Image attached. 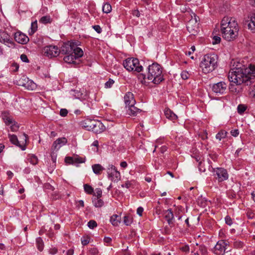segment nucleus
I'll return each mask as SVG.
<instances>
[{
  "mask_svg": "<svg viewBox=\"0 0 255 255\" xmlns=\"http://www.w3.org/2000/svg\"><path fill=\"white\" fill-rule=\"evenodd\" d=\"M112 10V6L109 3H105L103 6V11L104 13H110Z\"/></svg>",
  "mask_w": 255,
  "mask_h": 255,
  "instance_id": "obj_34",
  "label": "nucleus"
},
{
  "mask_svg": "<svg viewBox=\"0 0 255 255\" xmlns=\"http://www.w3.org/2000/svg\"><path fill=\"white\" fill-rule=\"evenodd\" d=\"M8 137L9 138V140L10 142L20 147L22 150H24V148H23L22 146L19 144V142L18 140L17 136L14 134H8Z\"/></svg>",
  "mask_w": 255,
  "mask_h": 255,
  "instance_id": "obj_25",
  "label": "nucleus"
},
{
  "mask_svg": "<svg viewBox=\"0 0 255 255\" xmlns=\"http://www.w3.org/2000/svg\"><path fill=\"white\" fill-rule=\"evenodd\" d=\"M228 132L224 130H221L216 135V138L221 140L222 139L226 137Z\"/></svg>",
  "mask_w": 255,
  "mask_h": 255,
  "instance_id": "obj_28",
  "label": "nucleus"
},
{
  "mask_svg": "<svg viewBox=\"0 0 255 255\" xmlns=\"http://www.w3.org/2000/svg\"><path fill=\"white\" fill-rule=\"evenodd\" d=\"M184 211V208L181 206H178L176 207V211H175V214L177 215H179V217H178V219H180L181 218V216H180V214L182 213Z\"/></svg>",
  "mask_w": 255,
  "mask_h": 255,
  "instance_id": "obj_40",
  "label": "nucleus"
},
{
  "mask_svg": "<svg viewBox=\"0 0 255 255\" xmlns=\"http://www.w3.org/2000/svg\"><path fill=\"white\" fill-rule=\"evenodd\" d=\"M143 211V208L141 207H139L137 209V214L139 216H141L142 215Z\"/></svg>",
  "mask_w": 255,
  "mask_h": 255,
  "instance_id": "obj_61",
  "label": "nucleus"
},
{
  "mask_svg": "<svg viewBox=\"0 0 255 255\" xmlns=\"http://www.w3.org/2000/svg\"><path fill=\"white\" fill-rule=\"evenodd\" d=\"M73 157V164H79L84 163L85 159L80 157Z\"/></svg>",
  "mask_w": 255,
  "mask_h": 255,
  "instance_id": "obj_36",
  "label": "nucleus"
},
{
  "mask_svg": "<svg viewBox=\"0 0 255 255\" xmlns=\"http://www.w3.org/2000/svg\"><path fill=\"white\" fill-rule=\"evenodd\" d=\"M187 14L191 17V19L187 22V29L191 35H195L199 31L198 23L199 18L192 11H187Z\"/></svg>",
  "mask_w": 255,
  "mask_h": 255,
  "instance_id": "obj_5",
  "label": "nucleus"
},
{
  "mask_svg": "<svg viewBox=\"0 0 255 255\" xmlns=\"http://www.w3.org/2000/svg\"><path fill=\"white\" fill-rule=\"evenodd\" d=\"M73 48V55L77 59L80 57H81L83 55V52L82 50L79 48L77 47V45L74 43Z\"/></svg>",
  "mask_w": 255,
  "mask_h": 255,
  "instance_id": "obj_22",
  "label": "nucleus"
},
{
  "mask_svg": "<svg viewBox=\"0 0 255 255\" xmlns=\"http://www.w3.org/2000/svg\"><path fill=\"white\" fill-rule=\"evenodd\" d=\"M28 160L33 165H36L38 163V158L34 155H29L28 156Z\"/></svg>",
  "mask_w": 255,
  "mask_h": 255,
  "instance_id": "obj_33",
  "label": "nucleus"
},
{
  "mask_svg": "<svg viewBox=\"0 0 255 255\" xmlns=\"http://www.w3.org/2000/svg\"><path fill=\"white\" fill-rule=\"evenodd\" d=\"M15 40L21 44H26L29 41V38L25 34L20 31H17L14 34Z\"/></svg>",
  "mask_w": 255,
  "mask_h": 255,
  "instance_id": "obj_15",
  "label": "nucleus"
},
{
  "mask_svg": "<svg viewBox=\"0 0 255 255\" xmlns=\"http://www.w3.org/2000/svg\"><path fill=\"white\" fill-rule=\"evenodd\" d=\"M84 188L85 191L89 194H92L94 192L93 188L88 184H85L84 185Z\"/></svg>",
  "mask_w": 255,
  "mask_h": 255,
  "instance_id": "obj_37",
  "label": "nucleus"
},
{
  "mask_svg": "<svg viewBox=\"0 0 255 255\" xmlns=\"http://www.w3.org/2000/svg\"><path fill=\"white\" fill-rule=\"evenodd\" d=\"M227 89V84L224 82H220L213 85L212 90L217 94H223Z\"/></svg>",
  "mask_w": 255,
  "mask_h": 255,
  "instance_id": "obj_13",
  "label": "nucleus"
},
{
  "mask_svg": "<svg viewBox=\"0 0 255 255\" xmlns=\"http://www.w3.org/2000/svg\"><path fill=\"white\" fill-rule=\"evenodd\" d=\"M225 220L226 223L227 225L231 226L232 224V223H233L232 220L230 216H226L225 217Z\"/></svg>",
  "mask_w": 255,
  "mask_h": 255,
  "instance_id": "obj_53",
  "label": "nucleus"
},
{
  "mask_svg": "<svg viewBox=\"0 0 255 255\" xmlns=\"http://www.w3.org/2000/svg\"><path fill=\"white\" fill-rule=\"evenodd\" d=\"M228 79L231 82L235 83L236 85L245 83L248 85L254 82L255 75L253 73H251L249 69L241 64L238 63L229 72Z\"/></svg>",
  "mask_w": 255,
  "mask_h": 255,
  "instance_id": "obj_1",
  "label": "nucleus"
},
{
  "mask_svg": "<svg viewBox=\"0 0 255 255\" xmlns=\"http://www.w3.org/2000/svg\"><path fill=\"white\" fill-rule=\"evenodd\" d=\"M124 102L127 108L130 105H135L136 102L133 94L129 92H127L124 96Z\"/></svg>",
  "mask_w": 255,
  "mask_h": 255,
  "instance_id": "obj_17",
  "label": "nucleus"
},
{
  "mask_svg": "<svg viewBox=\"0 0 255 255\" xmlns=\"http://www.w3.org/2000/svg\"><path fill=\"white\" fill-rule=\"evenodd\" d=\"M63 58L64 61L69 64H76L75 60L77 59L73 55V53L69 54H66Z\"/></svg>",
  "mask_w": 255,
  "mask_h": 255,
  "instance_id": "obj_21",
  "label": "nucleus"
},
{
  "mask_svg": "<svg viewBox=\"0 0 255 255\" xmlns=\"http://www.w3.org/2000/svg\"><path fill=\"white\" fill-rule=\"evenodd\" d=\"M102 191L100 188L96 189L94 195L96 196V198H101L102 196Z\"/></svg>",
  "mask_w": 255,
  "mask_h": 255,
  "instance_id": "obj_48",
  "label": "nucleus"
},
{
  "mask_svg": "<svg viewBox=\"0 0 255 255\" xmlns=\"http://www.w3.org/2000/svg\"><path fill=\"white\" fill-rule=\"evenodd\" d=\"M0 42L8 46H13L14 45L10 35L5 31L0 30Z\"/></svg>",
  "mask_w": 255,
  "mask_h": 255,
  "instance_id": "obj_10",
  "label": "nucleus"
},
{
  "mask_svg": "<svg viewBox=\"0 0 255 255\" xmlns=\"http://www.w3.org/2000/svg\"><path fill=\"white\" fill-rule=\"evenodd\" d=\"M247 216L249 219H253L254 217V214L251 210H248L247 212Z\"/></svg>",
  "mask_w": 255,
  "mask_h": 255,
  "instance_id": "obj_54",
  "label": "nucleus"
},
{
  "mask_svg": "<svg viewBox=\"0 0 255 255\" xmlns=\"http://www.w3.org/2000/svg\"><path fill=\"white\" fill-rule=\"evenodd\" d=\"M164 218L167 221L169 225L172 223V220L174 219V215L171 209H168L163 211Z\"/></svg>",
  "mask_w": 255,
  "mask_h": 255,
  "instance_id": "obj_19",
  "label": "nucleus"
},
{
  "mask_svg": "<svg viewBox=\"0 0 255 255\" xmlns=\"http://www.w3.org/2000/svg\"><path fill=\"white\" fill-rule=\"evenodd\" d=\"M88 226L90 229H94V228L96 227L97 226V224L96 222L94 220H90L88 223Z\"/></svg>",
  "mask_w": 255,
  "mask_h": 255,
  "instance_id": "obj_45",
  "label": "nucleus"
},
{
  "mask_svg": "<svg viewBox=\"0 0 255 255\" xmlns=\"http://www.w3.org/2000/svg\"><path fill=\"white\" fill-rule=\"evenodd\" d=\"M51 159H52V161L54 163H55L56 162V155L55 154V153L54 152L51 151Z\"/></svg>",
  "mask_w": 255,
  "mask_h": 255,
  "instance_id": "obj_62",
  "label": "nucleus"
},
{
  "mask_svg": "<svg viewBox=\"0 0 255 255\" xmlns=\"http://www.w3.org/2000/svg\"><path fill=\"white\" fill-rule=\"evenodd\" d=\"M128 110H127L128 113V115L135 116H136V115L140 113L141 110L137 108V107L134 106V105H130L128 107Z\"/></svg>",
  "mask_w": 255,
  "mask_h": 255,
  "instance_id": "obj_20",
  "label": "nucleus"
},
{
  "mask_svg": "<svg viewBox=\"0 0 255 255\" xmlns=\"http://www.w3.org/2000/svg\"><path fill=\"white\" fill-rule=\"evenodd\" d=\"M123 66L128 71H135L139 72L142 70V66L139 65V61L136 58H129L123 62Z\"/></svg>",
  "mask_w": 255,
  "mask_h": 255,
  "instance_id": "obj_6",
  "label": "nucleus"
},
{
  "mask_svg": "<svg viewBox=\"0 0 255 255\" xmlns=\"http://www.w3.org/2000/svg\"><path fill=\"white\" fill-rule=\"evenodd\" d=\"M92 169L94 173L96 174H100L104 168L99 164H96L92 165Z\"/></svg>",
  "mask_w": 255,
  "mask_h": 255,
  "instance_id": "obj_26",
  "label": "nucleus"
},
{
  "mask_svg": "<svg viewBox=\"0 0 255 255\" xmlns=\"http://www.w3.org/2000/svg\"><path fill=\"white\" fill-rule=\"evenodd\" d=\"M89 252L90 255H99V251L96 248H91Z\"/></svg>",
  "mask_w": 255,
  "mask_h": 255,
  "instance_id": "obj_43",
  "label": "nucleus"
},
{
  "mask_svg": "<svg viewBox=\"0 0 255 255\" xmlns=\"http://www.w3.org/2000/svg\"><path fill=\"white\" fill-rule=\"evenodd\" d=\"M138 78L141 83L144 85H146L150 82L155 84H159L164 80L162 68L158 63H153L149 65L146 76L143 74H139Z\"/></svg>",
  "mask_w": 255,
  "mask_h": 255,
  "instance_id": "obj_3",
  "label": "nucleus"
},
{
  "mask_svg": "<svg viewBox=\"0 0 255 255\" xmlns=\"http://www.w3.org/2000/svg\"><path fill=\"white\" fill-rule=\"evenodd\" d=\"M109 178L112 181L118 182L121 178V174L116 168L113 165H109L107 169Z\"/></svg>",
  "mask_w": 255,
  "mask_h": 255,
  "instance_id": "obj_8",
  "label": "nucleus"
},
{
  "mask_svg": "<svg viewBox=\"0 0 255 255\" xmlns=\"http://www.w3.org/2000/svg\"><path fill=\"white\" fill-rule=\"evenodd\" d=\"M199 251L203 255H206L207 253V248L204 245H200L199 246Z\"/></svg>",
  "mask_w": 255,
  "mask_h": 255,
  "instance_id": "obj_44",
  "label": "nucleus"
},
{
  "mask_svg": "<svg viewBox=\"0 0 255 255\" xmlns=\"http://www.w3.org/2000/svg\"><path fill=\"white\" fill-rule=\"evenodd\" d=\"M93 203L96 207H101L104 205V202L100 198L95 197L93 200Z\"/></svg>",
  "mask_w": 255,
  "mask_h": 255,
  "instance_id": "obj_30",
  "label": "nucleus"
},
{
  "mask_svg": "<svg viewBox=\"0 0 255 255\" xmlns=\"http://www.w3.org/2000/svg\"><path fill=\"white\" fill-rule=\"evenodd\" d=\"M44 55L49 58L55 57L59 55L60 50L56 46L50 45L44 48Z\"/></svg>",
  "mask_w": 255,
  "mask_h": 255,
  "instance_id": "obj_9",
  "label": "nucleus"
},
{
  "mask_svg": "<svg viewBox=\"0 0 255 255\" xmlns=\"http://www.w3.org/2000/svg\"><path fill=\"white\" fill-rule=\"evenodd\" d=\"M95 120L87 119L80 122V126L88 130H91L92 126Z\"/></svg>",
  "mask_w": 255,
  "mask_h": 255,
  "instance_id": "obj_18",
  "label": "nucleus"
},
{
  "mask_svg": "<svg viewBox=\"0 0 255 255\" xmlns=\"http://www.w3.org/2000/svg\"><path fill=\"white\" fill-rule=\"evenodd\" d=\"M39 22L43 24L50 23L52 18L49 15L43 16L39 19Z\"/></svg>",
  "mask_w": 255,
  "mask_h": 255,
  "instance_id": "obj_31",
  "label": "nucleus"
},
{
  "mask_svg": "<svg viewBox=\"0 0 255 255\" xmlns=\"http://www.w3.org/2000/svg\"><path fill=\"white\" fill-rule=\"evenodd\" d=\"M247 108V106L243 104H240L238 106V112L239 114H242L243 113H244V112L246 110Z\"/></svg>",
  "mask_w": 255,
  "mask_h": 255,
  "instance_id": "obj_39",
  "label": "nucleus"
},
{
  "mask_svg": "<svg viewBox=\"0 0 255 255\" xmlns=\"http://www.w3.org/2000/svg\"><path fill=\"white\" fill-rule=\"evenodd\" d=\"M218 56L215 54H209L204 55L201 63L200 67L203 72L209 73L215 69L217 67Z\"/></svg>",
  "mask_w": 255,
  "mask_h": 255,
  "instance_id": "obj_4",
  "label": "nucleus"
},
{
  "mask_svg": "<svg viewBox=\"0 0 255 255\" xmlns=\"http://www.w3.org/2000/svg\"><path fill=\"white\" fill-rule=\"evenodd\" d=\"M180 250L186 253L189 252V247L188 245H185L180 248Z\"/></svg>",
  "mask_w": 255,
  "mask_h": 255,
  "instance_id": "obj_55",
  "label": "nucleus"
},
{
  "mask_svg": "<svg viewBox=\"0 0 255 255\" xmlns=\"http://www.w3.org/2000/svg\"><path fill=\"white\" fill-rule=\"evenodd\" d=\"M231 134L232 135L236 137L239 135V132L238 129H233L231 131Z\"/></svg>",
  "mask_w": 255,
  "mask_h": 255,
  "instance_id": "obj_60",
  "label": "nucleus"
},
{
  "mask_svg": "<svg viewBox=\"0 0 255 255\" xmlns=\"http://www.w3.org/2000/svg\"><path fill=\"white\" fill-rule=\"evenodd\" d=\"M58 139H64L65 140L64 142H63V140H60V141H59L58 142V144H59V145L60 146V147H61V145L65 144L66 143V142H67V139L65 137L59 138Z\"/></svg>",
  "mask_w": 255,
  "mask_h": 255,
  "instance_id": "obj_63",
  "label": "nucleus"
},
{
  "mask_svg": "<svg viewBox=\"0 0 255 255\" xmlns=\"http://www.w3.org/2000/svg\"><path fill=\"white\" fill-rule=\"evenodd\" d=\"M124 223L127 226L130 225L132 222V218L129 215L125 216L124 220Z\"/></svg>",
  "mask_w": 255,
  "mask_h": 255,
  "instance_id": "obj_38",
  "label": "nucleus"
},
{
  "mask_svg": "<svg viewBox=\"0 0 255 255\" xmlns=\"http://www.w3.org/2000/svg\"><path fill=\"white\" fill-rule=\"evenodd\" d=\"M89 238L88 237H84L81 239V243L83 246L87 245V244H89Z\"/></svg>",
  "mask_w": 255,
  "mask_h": 255,
  "instance_id": "obj_49",
  "label": "nucleus"
},
{
  "mask_svg": "<svg viewBox=\"0 0 255 255\" xmlns=\"http://www.w3.org/2000/svg\"><path fill=\"white\" fill-rule=\"evenodd\" d=\"M229 246V242L226 240H220L213 249V252L215 254L217 255H224L226 252H229L231 250H228Z\"/></svg>",
  "mask_w": 255,
  "mask_h": 255,
  "instance_id": "obj_7",
  "label": "nucleus"
},
{
  "mask_svg": "<svg viewBox=\"0 0 255 255\" xmlns=\"http://www.w3.org/2000/svg\"><path fill=\"white\" fill-rule=\"evenodd\" d=\"M190 74L188 71H183L181 73V77L183 80H187L190 77Z\"/></svg>",
  "mask_w": 255,
  "mask_h": 255,
  "instance_id": "obj_42",
  "label": "nucleus"
},
{
  "mask_svg": "<svg viewBox=\"0 0 255 255\" xmlns=\"http://www.w3.org/2000/svg\"><path fill=\"white\" fill-rule=\"evenodd\" d=\"M68 114V111L66 109H62L60 111V115L62 117H65Z\"/></svg>",
  "mask_w": 255,
  "mask_h": 255,
  "instance_id": "obj_57",
  "label": "nucleus"
},
{
  "mask_svg": "<svg viewBox=\"0 0 255 255\" xmlns=\"http://www.w3.org/2000/svg\"><path fill=\"white\" fill-rule=\"evenodd\" d=\"M221 38L218 36H214L213 38V44H217L221 42Z\"/></svg>",
  "mask_w": 255,
  "mask_h": 255,
  "instance_id": "obj_47",
  "label": "nucleus"
},
{
  "mask_svg": "<svg viewBox=\"0 0 255 255\" xmlns=\"http://www.w3.org/2000/svg\"><path fill=\"white\" fill-rule=\"evenodd\" d=\"M114 83V81L113 80L109 79V80L105 83V87L107 88H111Z\"/></svg>",
  "mask_w": 255,
  "mask_h": 255,
  "instance_id": "obj_50",
  "label": "nucleus"
},
{
  "mask_svg": "<svg viewBox=\"0 0 255 255\" xmlns=\"http://www.w3.org/2000/svg\"><path fill=\"white\" fill-rule=\"evenodd\" d=\"M106 127L102 122L99 121L94 120L91 130L96 133H100L103 132Z\"/></svg>",
  "mask_w": 255,
  "mask_h": 255,
  "instance_id": "obj_14",
  "label": "nucleus"
},
{
  "mask_svg": "<svg viewBox=\"0 0 255 255\" xmlns=\"http://www.w3.org/2000/svg\"><path fill=\"white\" fill-rule=\"evenodd\" d=\"M20 59L23 62H26V63L29 62V60H28L27 56L24 54L21 55Z\"/></svg>",
  "mask_w": 255,
  "mask_h": 255,
  "instance_id": "obj_58",
  "label": "nucleus"
},
{
  "mask_svg": "<svg viewBox=\"0 0 255 255\" xmlns=\"http://www.w3.org/2000/svg\"><path fill=\"white\" fill-rule=\"evenodd\" d=\"M249 94L251 97L255 98V85L250 87Z\"/></svg>",
  "mask_w": 255,
  "mask_h": 255,
  "instance_id": "obj_41",
  "label": "nucleus"
},
{
  "mask_svg": "<svg viewBox=\"0 0 255 255\" xmlns=\"http://www.w3.org/2000/svg\"><path fill=\"white\" fill-rule=\"evenodd\" d=\"M3 119L4 120L6 125H11L10 126V129L12 131H16L18 129L19 126L10 117H8L7 116H3Z\"/></svg>",
  "mask_w": 255,
  "mask_h": 255,
  "instance_id": "obj_16",
  "label": "nucleus"
},
{
  "mask_svg": "<svg viewBox=\"0 0 255 255\" xmlns=\"http://www.w3.org/2000/svg\"><path fill=\"white\" fill-rule=\"evenodd\" d=\"M93 28L94 30L97 32L98 33H100L102 32V29L101 27L98 25H95L93 26Z\"/></svg>",
  "mask_w": 255,
  "mask_h": 255,
  "instance_id": "obj_59",
  "label": "nucleus"
},
{
  "mask_svg": "<svg viewBox=\"0 0 255 255\" xmlns=\"http://www.w3.org/2000/svg\"><path fill=\"white\" fill-rule=\"evenodd\" d=\"M248 27L253 32H255V13L251 15L250 22L248 23Z\"/></svg>",
  "mask_w": 255,
  "mask_h": 255,
  "instance_id": "obj_24",
  "label": "nucleus"
},
{
  "mask_svg": "<svg viewBox=\"0 0 255 255\" xmlns=\"http://www.w3.org/2000/svg\"><path fill=\"white\" fill-rule=\"evenodd\" d=\"M234 246L236 248H241L243 246V243L240 241H235L234 243Z\"/></svg>",
  "mask_w": 255,
  "mask_h": 255,
  "instance_id": "obj_51",
  "label": "nucleus"
},
{
  "mask_svg": "<svg viewBox=\"0 0 255 255\" xmlns=\"http://www.w3.org/2000/svg\"><path fill=\"white\" fill-rule=\"evenodd\" d=\"M164 115L166 118L172 121L175 120L177 118V116L169 109L165 110Z\"/></svg>",
  "mask_w": 255,
  "mask_h": 255,
  "instance_id": "obj_23",
  "label": "nucleus"
},
{
  "mask_svg": "<svg viewBox=\"0 0 255 255\" xmlns=\"http://www.w3.org/2000/svg\"><path fill=\"white\" fill-rule=\"evenodd\" d=\"M36 243L38 250L40 252L42 251L44 248V243L42 239L40 237L37 238Z\"/></svg>",
  "mask_w": 255,
  "mask_h": 255,
  "instance_id": "obj_29",
  "label": "nucleus"
},
{
  "mask_svg": "<svg viewBox=\"0 0 255 255\" xmlns=\"http://www.w3.org/2000/svg\"><path fill=\"white\" fill-rule=\"evenodd\" d=\"M133 182L132 181H127L125 183V184L122 185V187H126L127 188H129V187L132 186Z\"/></svg>",
  "mask_w": 255,
  "mask_h": 255,
  "instance_id": "obj_46",
  "label": "nucleus"
},
{
  "mask_svg": "<svg viewBox=\"0 0 255 255\" xmlns=\"http://www.w3.org/2000/svg\"><path fill=\"white\" fill-rule=\"evenodd\" d=\"M121 218L117 215H114L111 217V222L113 225L117 226L120 223Z\"/></svg>",
  "mask_w": 255,
  "mask_h": 255,
  "instance_id": "obj_27",
  "label": "nucleus"
},
{
  "mask_svg": "<svg viewBox=\"0 0 255 255\" xmlns=\"http://www.w3.org/2000/svg\"><path fill=\"white\" fill-rule=\"evenodd\" d=\"M239 30V25L235 17H223L221 23V32L223 38L228 41L234 40L238 35Z\"/></svg>",
  "mask_w": 255,
  "mask_h": 255,
  "instance_id": "obj_2",
  "label": "nucleus"
},
{
  "mask_svg": "<svg viewBox=\"0 0 255 255\" xmlns=\"http://www.w3.org/2000/svg\"><path fill=\"white\" fill-rule=\"evenodd\" d=\"M204 163L200 162L199 164V169L201 172H205L206 171L205 168L204 167Z\"/></svg>",
  "mask_w": 255,
  "mask_h": 255,
  "instance_id": "obj_56",
  "label": "nucleus"
},
{
  "mask_svg": "<svg viewBox=\"0 0 255 255\" xmlns=\"http://www.w3.org/2000/svg\"><path fill=\"white\" fill-rule=\"evenodd\" d=\"M62 140L63 142H64L65 141L64 139H57L53 142L51 148V151L54 152L55 150H57L60 147L59 145L58 142Z\"/></svg>",
  "mask_w": 255,
  "mask_h": 255,
  "instance_id": "obj_32",
  "label": "nucleus"
},
{
  "mask_svg": "<svg viewBox=\"0 0 255 255\" xmlns=\"http://www.w3.org/2000/svg\"><path fill=\"white\" fill-rule=\"evenodd\" d=\"M65 161L67 164H73V157H66L65 158Z\"/></svg>",
  "mask_w": 255,
  "mask_h": 255,
  "instance_id": "obj_52",
  "label": "nucleus"
},
{
  "mask_svg": "<svg viewBox=\"0 0 255 255\" xmlns=\"http://www.w3.org/2000/svg\"><path fill=\"white\" fill-rule=\"evenodd\" d=\"M37 29V21L35 20V21L31 23V31L29 32V34L32 35L33 34Z\"/></svg>",
  "mask_w": 255,
  "mask_h": 255,
  "instance_id": "obj_35",
  "label": "nucleus"
},
{
  "mask_svg": "<svg viewBox=\"0 0 255 255\" xmlns=\"http://www.w3.org/2000/svg\"><path fill=\"white\" fill-rule=\"evenodd\" d=\"M74 43V42L70 41L63 43L60 50V53L65 55L73 53Z\"/></svg>",
  "mask_w": 255,
  "mask_h": 255,
  "instance_id": "obj_12",
  "label": "nucleus"
},
{
  "mask_svg": "<svg viewBox=\"0 0 255 255\" xmlns=\"http://www.w3.org/2000/svg\"><path fill=\"white\" fill-rule=\"evenodd\" d=\"M132 14L133 15H135L137 17H139L140 15V13L138 10L136 9L133 11Z\"/></svg>",
  "mask_w": 255,
  "mask_h": 255,
  "instance_id": "obj_64",
  "label": "nucleus"
},
{
  "mask_svg": "<svg viewBox=\"0 0 255 255\" xmlns=\"http://www.w3.org/2000/svg\"><path fill=\"white\" fill-rule=\"evenodd\" d=\"M213 171L216 172L217 178L219 182H222L228 179V174L226 169L222 168H212Z\"/></svg>",
  "mask_w": 255,
  "mask_h": 255,
  "instance_id": "obj_11",
  "label": "nucleus"
}]
</instances>
